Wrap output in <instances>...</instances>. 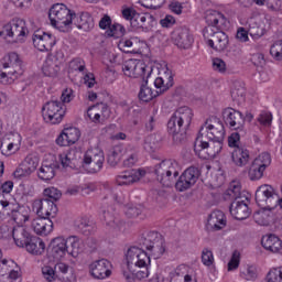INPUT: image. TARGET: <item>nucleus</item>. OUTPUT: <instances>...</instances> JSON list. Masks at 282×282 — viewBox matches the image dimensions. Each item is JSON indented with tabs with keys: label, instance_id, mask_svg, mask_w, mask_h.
Masks as SVG:
<instances>
[{
	"label": "nucleus",
	"instance_id": "f257e3e1",
	"mask_svg": "<svg viewBox=\"0 0 282 282\" xmlns=\"http://www.w3.org/2000/svg\"><path fill=\"white\" fill-rule=\"evenodd\" d=\"M140 247H130L126 259L129 271H123L127 282L142 281L149 276V265H151V257L147 253L151 252L154 259H160L165 252L164 238L158 231H150L142 236L139 240Z\"/></svg>",
	"mask_w": 282,
	"mask_h": 282
},
{
	"label": "nucleus",
	"instance_id": "f03ea898",
	"mask_svg": "<svg viewBox=\"0 0 282 282\" xmlns=\"http://www.w3.org/2000/svg\"><path fill=\"white\" fill-rule=\"evenodd\" d=\"M226 129L224 122L217 117H210L199 129L198 135L194 142V151L202 160L217 158L221 153Z\"/></svg>",
	"mask_w": 282,
	"mask_h": 282
},
{
	"label": "nucleus",
	"instance_id": "7ed1b4c3",
	"mask_svg": "<svg viewBox=\"0 0 282 282\" xmlns=\"http://www.w3.org/2000/svg\"><path fill=\"white\" fill-rule=\"evenodd\" d=\"M205 21L207 26L203 30V36L208 47L216 52H224L228 48V35L226 30L230 28V21L219 11L209 10L206 12Z\"/></svg>",
	"mask_w": 282,
	"mask_h": 282
},
{
	"label": "nucleus",
	"instance_id": "20e7f679",
	"mask_svg": "<svg viewBox=\"0 0 282 282\" xmlns=\"http://www.w3.org/2000/svg\"><path fill=\"white\" fill-rule=\"evenodd\" d=\"M193 122V110L188 106L175 110L167 122V132L175 144H184L187 140L186 131Z\"/></svg>",
	"mask_w": 282,
	"mask_h": 282
},
{
	"label": "nucleus",
	"instance_id": "39448f33",
	"mask_svg": "<svg viewBox=\"0 0 282 282\" xmlns=\"http://www.w3.org/2000/svg\"><path fill=\"white\" fill-rule=\"evenodd\" d=\"M223 197L225 202H231L229 213L235 219L242 221L250 217V208L248 203L243 200L245 196L241 194V185L239 183H231Z\"/></svg>",
	"mask_w": 282,
	"mask_h": 282
},
{
	"label": "nucleus",
	"instance_id": "423d86ee",
	"mask_svg": "<svg viewBox=\"0 0 282 282\" xmlns=\"http://www.w3.org/2000/svg\"><path fill=\"white\" fill-rule=\"evenodd\" d=\"M74 17H76V12L69 10L64 3L53 4L48 11L51 25L59 30V32H67L72 28Z\"/></svg>",
	"mask_w": 282,
	"mask_h": 282
},
{
	"label": "nucleus",
	"instance_id": "0eeeda50",
	"mask_svg": "<svg viewBox=\"0 0 282 282\" xmlns=\"http://www.w3.org/2000/svg\"><path fill=\"white\" fill-rule=\"evenodd\" d=\"M154 174L162 186L171 188V186L177 182V177L180 176L177 163L171 160H164L154 166Z\"/></svg>",
	"mask_w": 282,
	"mask_h": 282
},
{
	"label": "nucleus",
	"instance_id": "6e6552de",
	"mask_svg": "<svg viewBox=\"0 0 282 282\" xmlns=\"http://www.w3.org/2000/svg\"><path fill=\"white\" fill-rule=\"evenodd\" d=\"M64 107L65 105H63L58 99H51L50 101H46L42 107V116L45 122L48 124H61L67 111Z\"/></svg>",
	"mask_w": 282,
	"mask_h": 282
},
{
	"label": "nucleus",
	"instance_id": "1a4fd4ad",
	"mask_svg": "<svg viewBox=\"0 0 282 282\" xmlns=\"http://www.w3.org/2000/svg\"><path fill=\"white\" fill-rule=\"evenodd\" d=\"M2 67L4 70H0V83L2 85H10V83H14V79L17 78V69L21 67L19 54L10 53L8 55V62H4Z\"/></svg>",
	"mask_w": 282,
	"mask_h": 282
},
{
	"label": "nucleus",
	"instance_id": "9d476101",
	"mask_svg": "<svg viewBox=\"0 0 282 282\" xmlns=\"http://www.w3.org/2000/svg\"><path fill=\"white\" fill-rule=\"evenodd\" d=\"M105 164V152L100 149L87 150L83 159V169L87 173H98Z\"/></svg>",
	"mask_w": 282,
	"mask_h": 282
},
{
	"label": "nucleus",
	"instance_id": "9b49d317",
	"mask_svg": "<svg viewBox=\"0 0 282 282\" xmlns=\"http://www.w3.org/2000/svg\"><path fill=\"white\" fill-rule=\"evenodd\" d=\"M122 72L128 78H142V80H147V78L151 77L153 68L142 62L129 61L123 64Z\"/></svg>",
	"mask_w": 282,
	"mask_h": 282
},
{
	"label": "nucleus",
	"instance_id": "f8f14e48",
	"mask_svg": "<svg viewBox=\"0 0 282 282\" xmlns=\"http://www.w3.org/2000/svg\"><path fill=\"white\" fill-rule=\"evenodd\" d=\"M199 175H202V171L199 167L189 166L187 167L182 175L176 180L175 188L180 193H184V191H188V188H193L194 184H197V180H199Z\"/></svg>",
	"mask_w": 282,
	"mask_h": 282
},
{
	"label": "nucleus",
	"instance_id": "ddd939ff",
	"mask_svg": "<svg viewBox=\"0 0 282 282\" xmlns=\"http://www.w3.org/2000/svg\"><path fill=\"white\" fill-rule=\"evenodd\" d=\"M30 31L28 30V25L25 24V20L20 18L12 19L9 23H7L2 31H0V36H10L11 39H21V36H28Z\"/></svg>",
	"mask_w": 282,
	"mask_h": 282
},
{
	"label": "nucleus",
	"instance_id": "4468645a",
	"mask_svg": "<svg viewBox=\"0 0 282 282\" xmlns=\"http://www.w3.org/2000/svg\"><path fill=\"white\" fill-rule=\"evenodd\" d=\"M279 194L272 185H261L256 191V203L258 206H276Z\"/></svg>",
	"mask_w": 282,
	"mask_h": 282
},
{
	"label": "nucleus",
	"instance_id": "2eb2a0df",
	"mask_svg": "<svg viewBox=\"0 0 282 282\" xmlns=\"http://www.w3.org/2000/svg\"><path fill=\"white\" fill-rule=\"evenodd\" d=\"M133 30H142V32H151L156 25L155 17L150 13H135L130 22Z\"/></svg>",
	"mask_w": 282,
	"mask_h": 282
},
{
	"label": "nucleus",
	"instance_id": "dca6fc26",
	"mask_svg": "<svg viewBox=\"0 0 282 282\" xmlns=\"http://www.w3.org/2000/svg\"><path fill=\"white\" fill-rule=\"evenodd\" d=\"M223 117L225 123L229 126L230 129L243 133V124H246V118H243V113L234 108H227L223 111Z\"/></svg>",
	"mask_w": 282,
	"mask_h": 282
},
{
	"label": "nucleus",
	"instance_id": "f3484780",
	"mask_svg": "<svg viewBox=\"0 0 282 282\" xmlns=\"http://www.w3.org/2000/svg\"><path fill=\"white\" fill-rule=\"evenodd\" d=\"M276 218V206H260V209L253 213V219L259 226H270Z\"/></svg>",
	"mask_w": 282,
	"mask_h": 282
},
{
	"label": "nucleus",
	"instance_id": "a211bd4d",
	"mask_svg": "<svg viewBox=\"0 0 282 282\" xmlns=\"http://www.w3.org/2000/svg\"><path fill=\"white\" fill-rule=\"evenodd\" d=\"M33 45L40 52H50L54 45H56V37L50 33H41V31H36L33 34Z\"/></svg>",
	"mask_w": 282,
	"mask_h": 282
},
{
	"label": "nucleus",
	"instance_id": "6ab92c4d",
	"mask_svg": "<svg viewBox=\"0 0 282 282\" xmlns=\"http://www.w3.org/2000/svg\"><path fill=\"white\" fill-rule=\"evenodd\" d=\"M111 262L107 259H101L89 264V272L94 279H107L111 276Z\"/></svg>",
	"mask_w": 282,
	"mask_h": 282
},
{
	"label": "nucleus",
	"instance_id": "aec40b11",
	"mask_svg": "<svg viewBox=\"0 0 282 282\" xmlns=\"http://www.w3.org/2000/svg\"><path fill=\"white\" fill-rule=\"evenodd\" d=\"M48 254L53 257L55 261H61L67 254V241L63 237H56L51 240L48 246Z\"/></svg>",
	"mask_w": 282,
	"mask_h": 282
},
{
	"label": "nucleus",
	"instance_id": "412c9836",
	"mask_svg": "<svg viewBox=\"0 0 282 282\" xmlns=\"http://www.w3.org/2000/svg\"><path fill=\"white\" fill-rule=\"evenodd\" d=\"M173 41L181 50H188L193 45V35L186 26H180L173 32Z\"/></svg>",
	"mask_w": 282,
	"mask_h": 282
},
{
	"label": "nucleus",
	"instance_id": "4be33fe9",
	"mask_svg": "<svg viewBox=\"0 0 282 282\" xmlns=\"http://www.w3.org/2000/svg\"><path fill=\"white\" fill-rule=\"evenodd\" d=\"M34 208H36L37 217H47L48 219L50 217H56V213H58V207L48 198L35 202Z\"/></svg>",
	"mask_w": 282,
	"mask_h": 282
},
{
	"label": "nucleus",
	"instance_id": "5701e85b",
	"mask_svg": "<svg viewBox=\"0 0 282 282\" xmlns=\"http://www.w3.org/2000/svg\"><path fill=\"white\" fill-rule=\"evenodd\" d=\"M144 175H147V171L144 170L124 171L117 176L116 182L118 186H129L130 184H135V182H140V178L144 177Z\"/></svg>",
	"mask_w": 282,
	"mask_h": 282
},
{
	"label": "nucleus",
	"instance_id": "b1692460",
	"mask_svg": "<svg viewBox=\"0 0 282 282\" xmlns=\"http://www.w3.org/2000/svg\"><path fill=\"white\" fill-rule=\"evenodd\" d=\"M32 228L36 235H44L45 237L54 230V223L47 217L37 216V218L32 221Z\"/></svg>",
	"mask_w": 282,
	"mask_h": 282
},
{
	"label": "nucleus",
	"instance_id": "393cba45",
	"mask_svg": "<svg viewBox=\"0 0 282 282\" xmlns=\"http://www.w3.org/2000/svg\"><path fill=\"white\" fill-rule=\"evenodd\" d=\"M73 23L78 28V30H83L84 32H90V30H94V18L89 12H82L79 14L75 13Z\"/></svg>",
	"mask_w": 282,
	"mask_h": 282
},
{
	"label": "nucleus",
	"instance_id": "a878e982",
	"mask_svg": "<svg viewBox=\"0 0 282 282\" xmlns=\"http://www.w3.org/2000/svg\"><path fill=\"white\" fill-rule=\"evenodd\" d=\"M74 226L75 230L85 237H89V235L96 231V225L89 219V217L77 218Z\"/></svg>",
	"mask_w": 282,
	"mask_h": 282
},
{
	"label": "nucleus",
	"instance_id": "bb28decb",
	"mask_svg": "<svg viewBox=\"0 0 282 282\" xmlns=\"http://www.w3.org/2000/svg\"><path fill=\"white\" fill-rule=\"evenodd\" d=\"M261 245L264 248V250H269V252L278 254H281L282 252V241L275 235L262 237Z\"/></svg>",
	"mask_w": 282,
	"mask_h": 282
},
{
	"label": "nucleus",
	"instance_id": "cd10ccee",
	"mask_svg": "<svg viewBox=\"0 0 282 282\" xmlns=\"http://www.w3.org/2000/svg\"><path fill=\"white\" fill-rule=\"evenodd\" d=\"M102 217L106 226H109L113 230H122V228H124V221L120 220L116 212H113V208L104 210Z\"/></svg>",
	"mask_w": 282,
	"mask_h": 282
},
{
	"label": "nucleus",
	"instance_id": "c85d7f7f",
	"mask_svg": "<svg viewBox=\"0 0 282 282\" xmlns=\"http://www.w3.org/2000/svg\"><path fill=\"white\" fill-rule=\"evenodd\" d=\"M12 237L15 242V246H18L19 248H23L29 243L30 239L32 238V235H30V232H28L25 228L18 226L13 228Z\"/></svg>",
	"mask_w": 282,
	"mask_h": 282
},
{
	"label": "nucleus",
	"instance_id": "c756f323",
	"mask_svg": "<svg viewBox=\"0 0 282 282\" xmlns=\"http://www.w3.org/2000/svg\"><path fill=\"white\" fill-rule=\"evenodd\" d=\"M231 159L236 166H246L250 162V151L243 147H238L231 153Z\"/></svg>",
	"mask_w": 282,
	"mask_h": 282
},
{
	"label": "nucleus",
	"instance_id": "7c9ffc66",
	"mask_svg": "<svg viewBox=\"0 0 282 282\" xmlns=\"http://www.w3.org/2000/svg\"><path fill=\"white\" fill-rule=\"evenodd\" d=\"M25 248L30 254L41 256L45 252V242L43 239L36 236H31V239L29 242H26Z\"/></svg>",
	"mask_w": 282,
	"mask_h": 282
},
{
	"label": "nucleus",
	"instance_id": "2f4dec72",
	"mask_svg": "<svg viewBox=\"0 0 282 282\" xmlns=\"http://www.w3.org/2000/svg\"><path fill=\"white\" fill-rule=\"evenodd\" d=\"M124 47H131L132 54H144L149 50V45L144 40L139 37H131L130 40L124 41Z\"/></svg>",
	"mask_w": 282,
	"mask_h": 282
},
{
	"label": "nucleus",
	"instance_id": "473e14b6",
	"mask_svg": "<svg viewBox=\"0 0 282 282\" xmlns=\"http://www.w3.org/2000/svg\"><path fill=\"white\" fill-rule=\"evenodd\" d=\"M147 85H149V78H145V80H143L139 91V100H142V102H151L153 98H158V96H160V91H153V89H151Z\"/></svg>",
	"mask_w": 282,
	"mask_h": 282
},
{
	"label": "nucleus",
	"instance_id": "72a5a7b5",
	"mask_svg": "<svg viewBox=\"0 0 282 282\" xmlns=\"http://www.w3.org/2000/svg\"><path fill=\"white\" fill-rule=\"evenodd\" d=\"M163 72V73H162ZM160 72V76L154 80V87H160L165 83V89H171L173 87V72L165 67Z\"/></svg>",
	"mask_w": 282,
	"mask_h": 282
},
{
	"label": "nucleus",
	"instance_id": "f704fd0d",
	"mask_svg": "<svg viewBox=\"0 0 282 282\" xmlns=\"http://www.w3.org/2000/svg\"><path fill=\"white\" fill-rule=\"evenodd\" d=\"M124 148L122 145H115L112 149L109 150L107 155V163L109 166H118L120 160H122V153Z\"/></svg>",
	"mask_w": 282,
	"mask_h": 282
},
{
	"label": "nucleus",
	"instance_id": "c9c22d12",
	"mask_svg": "<svg viewBox=\"0 0 282 282\" xmlns=\"http://www.w3.org/2000/svg\"><path fill=\"white\" fill-rule=\"evenodd\" d=\"M67 254L76 259L80 254V239L76 236H70L66 239Z\"/></svg>",
	"mask_w": 282,
	"mask_h": 282
},
{
	"label": "nucleus",
	"instance_id": "e433bc0d",
	"mask_svg": "<svg viewBox=\"0 0 282 282\" xmlns=\"http://www.w3.org/2000/svg\"><path fill=\"white\" fill-rule=\"evenodd\" d=\"M11 219H13L18 226L23 227V224L30 219V214H28L25 207L17 206L15 212L11 215Z\"/></svg>",
	"mask_w": 282,
	"mask_h": 282
},
{
	"label": "nucleus",
	"instance_id": "4c0bfd02",
	"mask_svg": "<svg viewBox=\"0 0 282 282\" xmlns=\"http://www.w3.org/2000/svg\"><path fill=\"white\" fill-rule=\"evenodd\" d=\"M42 72L44 76L54 78V76H58V72H61V67L57 66L56 62H53L52 58H48L44 62Z\"/></svg>",
	"mask_w": 282,
	"mask_h": 282
},
{
	"label": "nucleus",
	"instance_id": "58836bf2",
	"mask_svg": "<svg viewBox=\"0 0 282 282\" xmlns=\"http://www.w3.org/2000/svg\"><path fill=\"white\" fill-rule=\"evenodd\" d=\"M37 175H39L40 180H43L44 182L54 180V177L56 175L54 165H52V164L47 165V164L43 163L42 166L40 167Z\"/></svg>",
	"mask_w": 282,
	"mask_h": 282
},
{
	"label": "nucleus",
	"instance_id": "ea45409f",
	"mask_svg": "<svg viewBox=\"0 0 282 282\" xmlns=\"http://www.w3.org/2000/svg\"><path fill=\"white\" fill-rule=\"evenodd\" d=\"M143 210H144V206L134 205L133 203H129V204L124 205V207H123L124 215L128 216L129 219L140 217V214Z\"/></svg>",
	"mask_w": 282,
	"mask_h": 282
},
{
	"label": "nucleus",
	"instance_id": "a19ab883",
	"mask_svg": "<svg viewBox=\"0 0 282 282\" xmlns=\"http://www.w3.org/2000/svg\"><path fill=\"white\" fill-rule=\"evenodd\" d=\"M265 172V169L261 165H258V163L252 162L250 169H249V178L251 182H257V180H261L263 177V173Z\"/></svg>",
	"mask_w": 282,
	"mask_h": 282
},
{
	"label": "nucleus",
	"instance_id": "79ce46f5",
	"mask_svg": "<svg viewBox=\"0 0 282 282\" xmlns=\"http://www.w3.org/2000/svg\"><path fill=\"white\" fill-rule=\"evenodd\" d=\"M246 96V87L243 84L236 82L234 84V88L231 89V98L232 100L241 101Z\"/></svg>",
	"mask_w": 282,
	"mask_h": 282
},
{
	"label": "nucleus",
	"instance_id": "37998d69",
	"mask_svg": "<svg viewBox=\"0 0 282 282\" xmlns=\"http://www.w3.org/2000/svg\"><path fill=\"white\" fill-rule=\"evenodd\" d=\"M63 197V193H61V189L56 187H47L44 189V199H48L50 202H58Z\"/></svg>",
	"mask_w": 282,
	"mask_h": 282
},
{
	"label": "nucleus",
	"instance_id": "c03bdc74",
	"mask_svg": "<svg viewBox=\"0 0 282 282\" xmlns=\"http://www.w3.org/2000/svg\"><path fill=\"white\" fill-rule=\"evenodd\" d=\"M64 133H66V139L68 140L69 144H76V142L80 140V130H78V128H66L64 129Z\"/></svg>",
	"mask_w": 282,
	"mask_h": 282
},
{
	"label": "nucleus",
	"instance_id": "a18cd8bd",
	"mask_svg": "<svg viewBox=\"0 0 282 282\" xmlns=\"http://www.w3.org/2000/svg\"><path fill=\"white\" fill-rule=\"evenodd\" d=\"M264 282H282V268L271 269L267 273Z\"/></svg>",
	"mask_w": 282,
	"mask_h": 282
},
{
	"label": "nucleus",
	"instance_id": "49530a36",
	"mask_svg": "<svg viewBox=\"0 0 282 282\" xmlns=\"http://www.w3.org/2000/svg\"><path fill=\"white\" fill-rule=\"evenodd\" d=\"M240 276L246 281H257L259 273H257V267L248 265L246 271L240 272Z\"/></svg>",
	"mask_w": 282,
	"mask_h": 282
},
{
	"label": "nucleus",
	"instance_id": "de8ad7c7",
	"mask_svg": "<svg viewBox=\"0 0 282 282\" xmlns=\"http://www.w3.org/2000/svg\"><path fill=\"white\" fill-rule=\"evenodd\" d=\"M246 134V131L243 130V132H241V130H238L234 133H231L228 138V144L230 148H234V149H237L239 147H242L240 145V140H241V135H245Z\"/></svg>",
	"mask_w": 282,
	"mask_h": 282
},
{
	"label": "nucleus",
	"instance_id": "09e8293b",
	"mask_svg": "<svg viewBox=\"0 0 282 282\" xmlns=\"http://www.w3.org/2000/svg\"><path fill=\"white\" fill-rule=\"evenodd\" d=\"M256 164L259 166L265 167L272 164V158L270 156V153L268 152H262L258 158L253 160Z\"/></svg>",
	"mask_w": 282,
	"mask_h": 282
},
{
	"label": "nucleus",
	"instance_id": "8fccbe9b",
	"mask_svg": "<svg viewBox=\"0 0 282 282\" xmlns=\"http://www.w3.org/2000/svg\"><path fill=\"white\" fill-rule=\"evenodd\" d=\"M124 34V26L121 24H112L109 26V29L106 31V36H122Z\"/></svg>",
	"mask_w": 282,
	"mask_h": 282
},
{
	"label": "nucleus",
	"instance_id": "3c124183",
	"mask_svg": "<svg viewBox=\"0 0 282 282\" xmlns=\"http://www.w3.org/2000/svg\"><path fill=\"white\" fill-rule=\"evenodd\" d=\"M257 122L262 127H270L272 124V112L261 111L257 118Z\"/></svg>",
	"mask_w": 282,
	"mask_h": 282
},
{
	"label": "nucleus",
	"instance_id": "603ef678",
	"mask_svg": "<svg viewBox=\"0 0 282 282\" xmlns=\"http://www.w3.org/2000/svg\"><path fill=\"white\" fill-rule=\"evenodd\" d=\"M249 34L252 39H261L265 34V29L257 23L250 24Z\"/></svg>",
	"mask_w": 282,
	"mask_h": 282
},
{
	"label": "nucleus",
	"instance_id": "864d4df0",
	"mask_svg": "<svg viewBox=\"0 0 282 282\" xmlns=\"http://www.w3.org/2000/svg\"><path fill=\"white\" fill-rule=\"evenodd\" d=\"M270 54L275 61H282V40L273 43L270 48Z\"/></svg>",
	"mask_w": 282,
	"mask_h": 282
},
{
	"label": "nucleus",
	"instance_id": "5fc2aeb1",
	"mask_svg": "<svg viewBox=\"0 0 282 282\" xmlns=\"http://www.w3.org/2000/svg\"><path fill=\"white\" fill-rule=\"evenodd\" d=\"M208 224H209V226H212V228L214 230H221V228L226 227V220H224V218H220L218 220L216 215L215 216L214 215L209 216Z\"/></svg>",
	"mask_w": 282,
	"mask_h": 282
},
{
	"label": "nucleus",
	"instance_id": "6e6d98bb",
	"mask_svg": "<svg viewBox=\"0 0 282 282\" xmlns=\"http://www.w3.org/2000/svg\"><path fill=\"white\" fill-rule=\"evenodd\" d=\"M202 262L204 265L210 267L215 263V257L213 256V251L208 248L203 249L202 251Z\"/></svg>",
	"mask_w": 282,
	"mask_h": 282
},
{
	"label": "nucleus",
	"instance_id": "4d7b16f0",
	"mask_svg": "<svg viewBox=\"0 0 282 282\" xmlns=\"http://www.w3.org/2000/svg\"><path fill=\"white\" fill-rule=\"evenodd\" d=\"M22 165H24L26 172H29V175H32V173L36 171V166H39V162H36V159L26 158L22 162Z\"/></svg>",
	"mask_w": 282,
	"mask_h": 282
},
{
	"label": "nucleus",
	"instance_id": "13d9d810",
	"mask_svg": "<svg viewBox=\"0 0 282 282\" xmlns=\"http://www.w3.org/2000/svg\"><path fill=\"white\" fill-rule=\"evenodd\" d=\"M42 274L45 281H48V282L56 281V271L52 267H43Z\"/></svg>",
	"mask_w": 282,
	"mask_h": 282
},
{
	"label": "nucleus",
	"instance_id": "bf43d9fd",
	"mask_svg": "<svg viewBox=\"0 0 282 282\" xmlns=\"http://www.w3.org/2000/svg\"><path fill=\"white\" fill-rule=\"evenodd\" d=\"M59 162L63 169H67L68 166L72 167V164H74V159H72V151L59 154Z\"/></svg>",
	"mask_w": 282,
	"mask_h": 282
},
{
	"label": "nucleus",
	"instance_id": "052dcab7",
	"mask_svg": "<svg viewBox=\"0 0 282 282\" xmlns=\"http://www.w3.org/2000/svg\"><path fill=\"white\" fill-rule=\"evenodd\" d=\"M239 251H234L230 261L228 262V271L231 272L232 270H237L239 268Z\"/></svg>",
	"mask_w": 282,
	"mask_h": 282
},
{
	"label": "nucleus",
	"instance_id": "680f3d73",
	"mask_svg": "<svg viewBox=\"0 0 282 282\" xmlns=\"http://www.w3.org/2000/svg\"><path fill=\"white\" fill-rule=\"evenodd\" d=\"M69 67L75 72H85V61L77 57L70 62Z\"/></svg>",
	"mask_w": 282,
	"mask_h": 282
},
{
	"label": "nucleus",
	"instance_id": "e2e57ef3",
	"mask_svg": "<svg viewBox=\"0 0 282 282\" xmlns=\"http://www.w3.org/2000/svg\"><path fill=\"white\" fill-rule=\"evenodd\" d=\"M213 69L215 72L224 73L226 72V62L224 59L216 57L213 59Z\"/></svg>",
	"mask_w": 282,
	"mask_h": 282
},
{
	"label": "nucleus",
	"instance_id": "0e129e2a",
	"mask_svg": "<svg viewBox=\"0 0 282 282\" xmlns=\"http://www.w3.org/2000/svg\"><path fill=\"white\" fill-rule=\"evenodd\" d=\"M74 99V90L72 88H66L61 95V102L64 105V102H72Z\"/></svg>",
	"mask_w": 282,
	"mask_h": 282
},
{
	"label": "nucleus",
	"instance_id": "69168bd1",
	"mask_svg": "<svg viewBox=\"0 0 282 282\" xmlns=\"http://www.w3.org/2000/svg\"><path fill=\"white\" fill-rule=\"evenodd\" d=\"M30 175V172L24 167L23 163L19 165V167L13 172V176L17 180H21L22 177H28Z\"/></svg>",
	"mask_w": 282,
	"mask_h": 282
},
{
	"label": "nucleus",
	"instance_id": "338daca9",
	"mask_svg": "<svg viewBox=\"0 0 282 282\" xmlns=\"http://www.w3.org/2000/svg\"><path fill=\"white\" fill-rule=\"evenodd\" d=\"M236 39L240 41V43H248V31L245 28H239L236 34Z\"/></svg>",
	"mask_w": 282,
	"mask_h": 282
},
{
	"label": "nucleus",
	"instance_id": "774afa93",
	"mask_svg": "<svg viewBox=\"0 0 282 282\" xmlns=\"http://www.w3.org/2000/svg\"><path fill=\"white\" fill-rule=\"evenodd\" d=\"M12 188H14V183L12 181H7L4 183L0 182V195H3V193H12Z\"/></svg>",
	"mask_w": 282,
	"mask_h": 282
}]
</instances>
